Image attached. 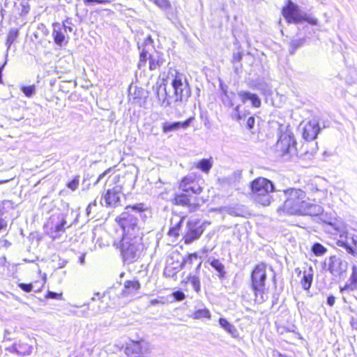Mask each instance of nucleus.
Returning a JSON list of instances; mask_svg holds the SVG:
<instances>
[{
	"label": "nucleus",
	"instance_id": "obj_1",
	"mask_svg": "<svg viewBox=\"0 0 357 357\" xmlns=\"http://www.w3.org/2000/svg\"><path fill=\"white\" fill-rule=\"evenodd\" d=\"M137 220V217L128 212H123L115 218L122 230L118 248L123 262L126 264L137 261L144 248L143 234L140 232Z\"/></svg>",
	"mask_w": 357,
	"mask_h": 357
},
{
	"label": "nucleus",
	"instance_id": "obj_2",
	"mask_svg": "<svg viewBox=\"0 0 357 357\" xmlns=\"http://www.w3.org/2000/svg\"><path fill=\"white\" fill-rule=\"evenodd\" d=\"M204 181L199 176L188 174L178 182V192L170 199L173 206L188 208L192 213L197 211L204 203L201 196L204 191Z\"/></svg>",
	"mask_w": 357,
	"mask_h": 357
},
{
	"label": "nucleus",
	"instance_id": "obj_3",
	"mask_svg": "<svg viewBox=\"0 0 357 357\" xmlns=\"http://www.w3.org/2000/svg\"><path fill=\"white\" fill-rule=\"evenodd\" d=\"M283 195L284 200L277 208L279 215L315 216L322 212L321 206L310 203L306 192L301 188H288L283 190Z\"/></svg>",
	"mask_w": 357,
	"mask_h": 357
},
{
	"label": "nucleus",
	"instance_id": "obj_4",
	"mask_svg": "<svg viewBox=\"0 0 357 357\" xmlns=\"http://www.w3.org/2000/svg\"><path fill=\"white\" fill-rule=\"evenodd\" d=\"M250 194L256 205L266 207L273 202L275 192L274 183L267 178L259 176L249 183Z\"/></svg>",
	"mask_w": 357,
	"mask_h": 357
},
{
	"label": "nucleus",
	"instance_id": "obj_5",
	"mask_svg": "<svg viewBox=\"0 0 357 357\" xmlns=\"http://www.w3.org/2000/svg\"><path fill=\"white\" fill-rule=\"evenodd\" d=\"M119 178L120 176L116 174L114 167H109L98 178L97 181L105 179V187L111 185V183L108 184L109 181L115 184L112 188L107 189L105 192L102 194V198L104 199L107 207L114 208L120 204V195L123 192V186L117 184Z\"/></svg>",
	"mask_w": 357,
	"mask_h": 357
},
{
	"label": "nucleus",
	"instance_id": "obj_6",
	"mask_svg": "<svg viewBox=\"0 0 357 357\" xmlns=\"http://www.w3.org/2000/svg\"><path fill=\"white\" fill-rule=\"evenodd\" d=\"M275 151L280 157L291 158L297 154V142L290 129L287 128L280 131L275 144Z\"/></svg>",
	"mask_w": 357,
	"mask_h": 357
},
{
	"label": "nucleus",
	"instance_id": "obj_7",
	"mask_svg": "<svg viewBox=\"0 0 357 357\" xmlns=\"http://www.w3.org/2000/svg\"><path fill=\"white\" fill-rule=\"evenodd\" d=\"M281 14L288 24L307 22L310 25L317 24V18L303 13L300 7L291 0H286L285 4L281 8Z\"/></svg>",
	"mask_w": 357,
	"mask_h": 357
},
{
	"label": "nucleus",
	"instance_id": "obj_8",
	"mask_svg": "<svg viewBox=\"0 0 357 357\" xmlns=\"http://www.w3.org/2000/svg\"><path fill=\"white\" fill-rule=\"evenodd\" d=\"M266 264L260 262L254 266L250 274L251 288L255 300L264 301V296L266 292Z\"/></svg>",
	"mask_w": 357,
	"mask_h": 357
},
{
	"label": "nucleus",
	"instance_id": "obj_9",
	"mask_svg": "<svg viewBox=\"0 0 357 357\" xmlns=\"http://www.w3.org/2000/svg\"><path fill=\"white\" fill-rule=\"evenodd\" d=\"M175 100L182 102L187 100L191 96V89L185 76L181 72L175 70L171 82Z\"/></svg>",
	"mask_w": 357,
	"mask_h": 357
},
{
	"label": "nucleus",
	"instance_id": "obj_10",
	"mask_svg": "<svg viewBox=\"0 0 357 357\" xmlns=\"http://www.w3.org/2000/svg\"><path fill=\"white\" fill-rule=\"evenodd\" d=\"M173 256L168 258L167 264L164 268V274L166 277L172 278L176 275L179 269L186 266H191L195 261H197L199 256L197 252H193L186 255L182 261H173Z\"/></svg>",
	"mask_w": 357,
	"mask_h": 357
},
{
	"label": "nucleus",
	"instance_id": "obj_11",
	"mask_svg": "<svg viewBox=\"0 0 357 357\" xmlns=\"http://www.w3.org/2000/svg\"><path fill=\"white\" fill-rule=\"evenodd\" d=\"M208 222H201L199 219L189 220L186 222L185 231L182 240L185 245H189L198 240L205 230V225Z\"/></svg>",
	"mask_w": 357,
	"mask_h": 357
},
{
	"label": "nucleus",
	"instance_id": "obj_12",
	"mask_svg": "<svg viewBox=\"0 0 357 357\" xmlns=\"http://www.w3.org/2000/svg\"><path fill=\"white\" fill-rule=\"evenodd\" d=\"M147 59H149V70L153 71L159 69L164 63L162 54L158 51L150 53L147 50L143 48L139 53L137 68L139 69L146 66Z\"/></svg>",
	"mask_w": 357,
	"mask_h": 357
},
{
	"label": "nucleus",
	"instance_id": "obj_13",
	"mask_svg": "<svg viewBox=\"0 0 357 357\" xmlns=\"http://www.w3.org/2000/svg\"><path fill=\"white\" fill-rule=\"evenodd\" d=\"M324 266L335 277H341L344 275L348 268V264L335 255L328 257L327 261L324 262Z\"/></svg>",
	"mask_w": 357,
	"mask_h": 357
},
{
	"label": "nucleus",
	"instance_id": "obj_14",
	"mask_svg": "<svg viewBox=\"0 0 357 357\" xmlns=\"http://www.w3.org/2000/svg\"><path fill=\"white\" fill-rule=\"evenodd\" d=\"M29 342L30 340L28 339L20 340L7 348V350L21 356H29L32 353L33 350V346Z\"/></svg>",
	"mask_w": 357,
	"mask_h": 357
},
{
	"label": "nucleus",
	"instance_id": "obj_15",
	"mask_svg": "<svg viewBox=\"0 0 357 357\" xmlns=\"http://www.w3.org/2000/svg\"><path fill=\"white\" fill-rule=\"evenodd\" d=\"M319 131V123L316 120H310L303 128L302 137L305 141L310 142L316 139Z\"/></svg>",
	"mask_w": 357,
	"mask_h": 357
},
{
	"label": "nucleus",
	"instance_id": "obj_16",
	"mask_svg": "<svg viewBox=\"0 0 357 357\" xmlns=\"http://www.w3.org/2000/svg\"><path fill=\"white\" fill-rule=\"evenodd\" d=\"M195 117L194 116H190L185 121L181 122V121H176L174 123H164L162 125V130L164 133H168L172 131H176L179 129H186L188 128L190 124L194 121Z\"/></svg>",
	"mask_w": 357,
	"mask_h": 357
},
{
	"label": "nucleus",
	"instance_id": "obj_17",
	"mask_svg": "<svg viewBox=\"0 0 357 357\" xmlns=\"http://www.w3.org/2000/svg\"><path fill=\"white\" fill-rule=\"evenodd\" d=\"M141 284L138 279L128 280L124 282L121 295L127 297L135 294L140 289Z\"/></svg>",
	"mask_w": 357,
	"mask_h": 357
},
{
	"label": "nucleus",
	"instance_id": "obj_18",
	"mask_svg": "<svg viewBox=\"0 0 357 357\" xmlns=\"http://www.w3.org/2000/svg\"><path fill=\"white\" fill-rule=\"evenodd\" d=\"M238 96L243 103L250 101L253 107L259 108L261 105V102L257 94L251 93L248 91H241L238 92Z\"/></svg>",
	"mask_w": 357,
	"mask_h": 357
},
{
	"label": "nucleus",
	"instance_id": "obj_19",
	"mask_svg": "<svg viewBox=\"0 0 357 357\" xmlns=\"http://www.w3.org/2000/svg\"><path fill=\"white\" fill-rule=\"evenodd\" d=\"M185 216H184V215L181 217V218L179 219V220L177 222H176L174 225L172 224V225L169 228L167 234L169 238H171L174 241H176L178 239V238L179 237L181 231L182 229L183 220H185ZM171 223H172V220H171Z\"/></svg>",
	"mask_w": 357,
	"mask_h": 357
},
{
	"label": "nucleus",
	"instance_id": "obj_20",
	"mask_svg": "<svg viewBox=\"0 0 357 357\" xmlns=\"http://www.w3.org/2000/svg\"><path fill=\"white\" fill-rule=\"evenodd\" d=\"M357 289V266L353 265L351 267V273L350 275L349 282L344 287H341V291L345 290H355Z\"/></svg>",
	"mask_w": 357,
	"mask_h": 357
},
{
	"label": "nucleus",
	"instance_id": "obj_21",
	"mask_svg": "<svg viewBox=\"0 0 357 357\" xmlns=\"http://www.w3.org/2000/svg\"><path fill=\"white\" fill-rule=\"evenodd\" d=\"M143 342L142 340H130L128 343L126 344L124 353L126 356H131L135 353H137V351H140L142 350V344Z\"/></svg>",
	"mask_w": 357,
	"mask_h": 357
},
{
	"label": "nucleus",
	"instance_id": "obj_22",
	"mask_svg": "<svg viewBox=\"0 0 357 357\" xmlns=\"http://www.w3.org/2000/svg\"><path fill=\"white\" fill-rule=\"evenodd\" d=\"M188 282H190L194 288V290L199 293L201 291V281L198 275L189 274L186 279L182 280L181 284L185 286Z\"/></svg>",
	"mask_w": 357,
	"mask_h": 357
},
{
	"label": "nucleus",
	"instance_id": "obj_23",
	"mask_svg": "<svg viewBox=\"0 0 357 357\" xmlns=\"http://www.w3.org/2000/svg\"><path fill=\"white\" fill-rule=\"evenodd\" d=\"M65 33H66L62 29V28H59L57 29H54L53 30L52 35L54 43L57 45L62 46L68 43Z\"/></svg>",
	"mask_w": 357,
	"mask_h": 357
},
{
	"label": "nucleus",
	"instance_id": "obj_24",
	"mask_svg": "<svg viewBox=\"0 0 357 357\" xmlns=\"http://www.w3.org/2000/svg\"><path fill=\"white\" fill-rule=\"evenodd\" d=\"M218 323L222 328H224L227 333H230L234 337H238V332L237 329L225 318H220L218 319Z\"/></svg>",
	"mask_w": 357,
	"mask_h": 357
},
{
	"label": "nucleus",
	"instance_id": "obj_25",
	"mask_svg": "<svg viewBox=\"0 0 357 357\" xmlns=\"http://www.w3.org/2000/svg\"><path fill=\"white\" fill-rule=\"evenodd\" d=\"M195 167L204 173H208L213 167L212 158H204L197 161L195 164Z\"/></svg>",
	"mask_w": 357,
	"mask_h": 357
},
{
	"label": "nucleus",
	"instance_id": "obj_26",
	"mask_svg": "<svg viewBox=\"0 0 357 357\" xmlns=\"http://www.w3.org/2000/svg\"><path fill=\"white\" fill-rule=\"evenodd\" d=\"M67 221L64 219H62L58 224L55 225L54 228L51 231L54 238H59L61 236V234L65 231V227Z\"/></svg>",
	"mask_w": 357,
	"mask_h": 357
},
{
	"label": "nucleus",
	"instance_id": "obj_27",
	"mask_svg": "<svg viewBox=\"0 0 357 357\" xmlns=\"http://www.w3.org/2000/svg\"><path fill=\"white\" fill-rule=\"evenodd\" d=\"M311 252L317 257L324 255L327 252V248L320 243H314L311 246Z\"/></svg>",
	"mask_w": 357,
	"mask_h": 357
},
{
	"label": "nucleus",
	"instance_id": "obj_28",
	"mask_svg": "<svg viewBox=\"0 0 357 357\" xmlns=\"http://www.w3.org/2000/svg\"><path fill=\"white\" fill-rule=\"evenodd\" d=\"M210 264L218 272V276L220 278H224L225 276V266L224 265L217 259H213Z\"/></svg>",
	"mask_w": 357,
	"mask_h": 357
},
{
	"label": "nucleus",
	"instance_id": "obj_29",
	"mask_svg": "<svg viewBox=\"0 0 357 357\" xmlns=\"http://www.w3.org/2000/svg\"><path fill=\"white\" fill-rule=\"evenodd\" d=\"M313 275L312 273L304 274L301 279L300 283L304 290H309L312 286Z\"/></svg>",
	"mask_w": 357,
	"mask_h": 357
},
{
	"label": "nucleus",
	"instance_id": "obj_30",
	"mask_svg": "<svg viewBox=\"0 0 357 357\" xmlns=\"http://www.w3.org/2000/svg\"><path fill=\"white\" fill-rule=\"evenodd\" d=\"M211 312L206 308L198 309L195 310L192 314V317L195 319H211Z\"/></svg>",
	"mask_w": 357,
	"mask_h": 357
},
{
	"label": "nucleus",
	"instance_id": "obj_31",
	"mask_svg": "<svg viewBox=\"0 0 357 357\" xmlns=\"http://www.w3.org/2000/svg\"><path fill=\"white\" fill-rule=\"evenodd\" d=\"M305 39L304 38H301L298 39H295L291 40L289 43V53L293 54L295 53L296 50L301 47H302L305 43Z\"/></svg>",
	"mask_w": 357,
	"mask_h": 357
},
{
	"label": "nucleus",
	"instance_id": "obj_32",
	"mask_svg": "<svg viewBox=\"0 0 357 357\" xmlns=\"http://www.w3.org/2000/svg\"><path fill=\"white\" fill-rule=\"evenodd\" d=\"M131 209L132 211H134L135 212H137V213H143L144 211H146L148 208L145 206V204L144 203H138V204H133V205H128L126 206V208H125V211L124 212H128L129 214H130L128 211V210Z\"/></svg>",
	"mask_w": 357,
	"mask_h": 357
},
{
	"label": "nucleus",
	"instance_id": "obj_33",
	"mask_svg": "<svg viewBox=\"0 0 357 357\" xmlns=\"http://www.w3.org/2000/svg\"><path fill=\"white\" fill-rule=\"evenodd\" d=\"M66 187L72 191H75L78 189L79 185V176L76 175L73 176L71 181L66 183Z\"/></svg>",
	"mask_w": 357,
	"mask_h": 357
},
{
	"label": "nucleus",
	"instance_id": "obj_34",
	"mask_svg": "<svg viewBox=\"0 0 357 357\" xmlns=\"http://www.w3.org/2000/svg\"><path fill=\"white\" fill-rule=\"evenodd\" d=\"M31 283H33V287H36V289L34 290L36 293L41 292L46 283V277L43 276L40 280H34Z\"/></svg>",
	"mask_w": 357,
	"mask_h": 357
},
{
	"label": "nucleus",
	"instance_id": "obj_35",
	"mask_svg": "<svg viewBox=\"0 0 357 357\" xmlns=\"http://www.w3.org/2000/svg\"><path fill=\"white\" fill-rule=\"evenodd\" d=\"M144 91L142 88L135 87L132 96L133 102L140 105V100Z\"/></svg>",
	"mask_w": 357,
	"mask_h": 357
},
{
	"label": "nucleus",
	"instance_id": "obj_36",
	"mask_svg": "<svg viewBox=\"0 0 357 357\" xmlns=\"http://www.w3.org/2000/svg\"><path fill=\"white\" fill-rule=\"evenodd\" d=\"M18 31L17 29H11L6 37V43L10 45L17 38Z\"/></svg>",
	"mask_w": 357,
	"mask_h": 357
},
{
	"label": "nucleus",
	"instance_id": "obj_37",
	"mask_svg": "<svg viewBox=\"0 0 357 357\" xmlns=\"http://www.w3.org/2000/svg\"><path fill=\"white\" fill-rule=\"evenodd\" d=\"M62 297V293H56L51 291H47L46 294L45 295V298L46 299L61 300Z\"/></svg>",
	"mask_w": 357,
	"mask_h": 357
},
{
	"label": "nucleus",
	"instance_id": "obj_38",
	"mask_svg": "<svg viewBox=\"0 0 357 357\" xmlns=\"http://www.w3.org/2000/svg\"><path fill=\"white\" fill-rule=\"evenodd\" d=\"M22 92L26 97H31L36 91V88L33 85L24 86L22 88Z\"/></svg>",
	"mask_w": 357,
	"mask_h": 357
},
{
	"label": "nucleus",
	"instance_id": "obj_39",
	"mask_svg": "<svg viewBox=\"0 0 357 357\" xmlns=\"http://www.w3.org/2000/svg\"><path fill=\"white\" fill-rule=\"evenodd\" d=\"M17 286L24 292L29 293L33 289V283H19Z\"/></svg>",
	"mask_w": 357,
	"mask_h": 357
},
{
	"label": "nucleus",
	"instance_id": "obj_40",
	"mask_svg": "<svg viewBox=\"0 0 357 357\" xmlns=\"http://www.w3.org/2000/svg\"><path fill=\"white\" fill-rule=\"evenodd\" d=\"M172 296L176 301H181L185 298V294L181 291H176L173 292Z\"/></svg>",
	"mask_w": 357,
	"mask_h": 357
},
{
	"label": "nucleus",
	"instance_id": "obj_41",
	"mask_svg": "<svg viewBox=\"0 0 357 357\" xmlns=\"http://www.w3.org/2000/svg\"><path fill=\"white\" fill-rule=\"evenodd\" d=\"M255 124V116H250L246 122V127L249 130H252L254 128Z\"/></svg>",
	"mask_w": 357,
	"mask_h": 357
},
{
	"label": "nucleus",
	"instance_id": "obj_42",
	"mask_svg": "<svg viewBox=\"0 0 357 357\" xmlns=\"http://www.w3.org/2000/svg\"><path fill=\"white\" fill-rule=\"evenodd\" d=\"M8 227V220L6 218H0V232L6 230Z\"/></svg>",
	"mask_w": 357,
	"mask_h": 357
},
{
	"label": "nucleus",
	"instance_id": "obj_43",
	"mask_svg": "<svg viewBox=\"0 0 357 357\" xmlns=\"http://www.w3.org/2000/svg\"><path fill=\"white\" fill-rule=\"evenodd\" d=\"M340 246L344 247L346 248V250L348 251V252L352 254L353 255H356V251L349 245H347L346 243H338Z\"/></svg>",
	"mask_w": 357,
	"mask_h": 357
},
{
	"label": "nucleus",
	"instance_id": "obj_44",
	"mask_svg": "<svg viewBox=\"0 0 357 357\" xmlns=\"http://www.w3.org/2000/svg\"><path fill=\"white\" fill-rule=\"evenodd\" d=\"M239 109H240V106L239 105L236 106L235 111L236 112V114L235 116V119L237 121H240V120L243 119L245 116V115H242L240 113Z\"/></svg>",
	"mask_w": 357,
	"mask_h": 357
},
{
	"label": "nucleus",
	"instance_id": "obj_45",
	"mask_svg": "<svg viewBox=\"0 0 357 357\" xmlns=\"http://www.w3.org/2000/svg\"><path fill=\"white\" fill-rule=\"evenodd\" d=\"M242 59V54L240 52L234 54L232 56V62L237 63L239 62Z\"/></svg>",
	"mask_w": 357,
	"mask_h": 357
},
{
	"label": "nucleus",
	"instance_id": "obj_46",
	"mask_svg": "<svg viewBox=\"0 0 357 357\" xmlns=\"http://www.w3.org/2000/svg\"><path fill=\"white\" fill-rule=\"evenodd\" d=\"M0 243H1V245L5 248H8L11 246V242L9 241L7 239H1Z\"/></svg>",
	"mask_w": 357,
	"mask_h": 357
},
{
	"label": "nucleus",
	"instance_id": "obj_47",
	"mask_svg": "<svg viewBox=\"0 0 357 357\" xmlns=\"http://www.w3.org/2000/svg\"><path fill=\"white\" fill-rule=\"evenodd\" d=\"M335 302V298L333 296H329L327 298V303L329 306L332 307L334 305Z\"/></svg>",
	"mask_w": 357,
	"mask_h": 357
},
{
	"label": "nucleus",
	"instance_id": "obj_48",
	"mask_svg": "<svg viewBox=\"0 0 357 357\" xmlns=\"http://www.w3.org/2000/svg\"><path fill=\"white\" fill-rule=\"evenodd\" d=\"M8 265L7 259L5 256L0 257V267H4Z\"/></svg>",
	"mask_w": 357,
	"mask_h": 357
},
{
	"label": "nucleus",
	"instance_id": "obj_49",
	"mask_svg": "<svg viewBox=\"0 0 357 357\" xmlns=\"http://www.w3.org/2000/svg\"><path fill=\"white\" fill-rule=\"evenodd\" d=\"M29 5L28 4H26V5H23V9H22V11L24 13H27L29 10Z\"/></svg>",
	"mask_w": 357,
	"mask_h": 357
},
{
	"label": "nucleus",
	"instance_id": "obj_50",
	"mask_svg": "<svg viewBox=\"0 0 357 357\" xmlns=\"http://www.w3.org/2000/svg\"><path fill=\"white\" fill-rule=\"evenodd\" d=\"M4 66H5V63L1 65L0 66V84H2L3 83V79H2V71H3V69L4 68Z\"/></svg>",
	"mask_w": 357,
	"mask_h": 357
},
{
	"label": "nucleus",
	"instance_id": "obj_51",
	"mask_svg": "<svg viewBox=\"0 0 357 357\" xmlns=\"http://www.w3.org/2000/svg\"><path fill=\"white\" fill-rule=\"evenodd\" d=\"M62 29L64 31L65 33L67 32V30H68L70 32L73 31V29L70 26H67L66 25H63Z\"/></svg>",
	"mask_w": 357,
	"mask_h": 357
},
{
	"label": "nucleus",
	"instance_id": "obj_52",
	"mask_svg": "<svg viewBox=\"0 0 357 357\" xmlns=\"http://www.w3.org/2000/svg\"><path fill=\"white\" fill-rule=\"evenodd\" d=\"M201 266H202V261H199L196 266V270H199Z\"/></svg>",
	"mask_w": 357,
	"mask_h": 357
},
{
	"label": "nucleus",
	"instance_id": "obj_53",
	"mask_svg": "<svg viewBox=\"0 0 357 357\" xmlns=\"http://www.w3.org/2000/svg\"><path fill=\"white\" fill-rule=\"evenodd\" d=\"M79 260L81 263L83 264L84 261V256L82 255V257H80Z\"/></svg>",
	"mask_w": 357,
	"mask_h": 357
},
{
	"label": "nucleus",
	"instance_id": "obj_54",
	"mask_svg": "<svg viewBox=\"0 0 357 357\" xmlns=\"http://www.w3.org/2000/svg\"><path fill=\"white\" fill-rule=\"evenodd\" d=\"M9 180H1L0 181V185L8 182Z\"/></svg>",
	"mask_w": 357,
	"mask_h": 357
},
{
	"label": "nucleus",
	"instance_id": "obj_55",
	"mask_svg": "<svg viewBox=\"0 0 357 357\" xmlns=\"http://www.w3.org/2000/svg\"><path fill=\"white\" fill-rule=\"evenodd\" d=\"M4 213L3 209L0 208V217Z\"/></svg>",
	"mask_w": 357,
	"mask_h": 357
}]
</instances>
